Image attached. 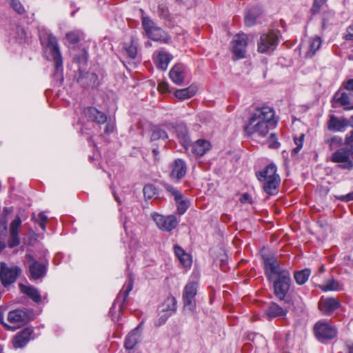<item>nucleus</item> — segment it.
<instances>
[{
    "mask_svg": "<svg viewBox=\"0 0 353 353\" xmlns=\"http://www.w3.org/2000/svg\"><path fill=\"white\" fill-rule=\"evenodd\" d=\"M264 268L268 279L273 282L274 294L281 301L285 299L291 283L288 270L281 267L274 256L263 255Z\"/></svg>",
    "mask_w": 353,
    "mask_h": 353,
    "instance_id": "1",
    "label": "nucleus"
},
{
    "mask_svg": "<svg viewBox=\"0 0 353 353\" xmlns=\"http://www.w3.org/2000/svg\"><path fill=\"white\" fill-rule=\"evenodd\" d=\"M274 117L273 108L268 106L256 108L244 127L245 134L255 138L265 137L270 129L276 124Z\"/></svg>",
    "mask_w": 353,
    "mask_h": 353,
    "instance_id": "2",
    "label": "nucleus"
},
{
    "mask_svg": "<svg viewBox=\"0 0 353 353\" xmlns=\"http://www.w3.org/2000/svg\"><path fill=\"white\" fill-rule=\"evenodd\" d=\"M142 26L146 35L150 39L165 43H169L170 37L166 32L157 26L149 17H142Z\"/></svg>",
    "mask_w": 353,
    "mask_h": 353,
    "instance_id": "3",
    "label": "nucleus"
},
{
    "mask_svg": "<svg viewBox=\"0 0 353 353\" xmlns=\"http://www.w3.org/2000/svg\"><path fill=\"white\" fill-rule=\"evenodd\" d=\"M40 39L41 43L46 45L47 50L50 53L56 70L58 71L62 68L63 61L56 37L52 34L40 33Z\"/></svg>",
    "mask_w": 353,
    "mask_h": 353,
    "instance_id": "4",
    "label": "nucleus"
},
{
    "mask_svg": "<svg viewBox=\"0 0 353 353\" xmlns=\"http://www.w3.org/2000/svg\"><path fill=\"white\" fill-rule=\"evenodd\" d=\"M21 272L19 266H8L5 262L0 263V280L5 288L15 283Z\"/></svg>",
    "mask_w": 353,
    "mask_h": 353,
    "instance_id": "5",
    "label": "nucleus"
},
{
    "mask_svg": "<svg viewBox=\"0 0 353 353\" xmlns=\"http://www.w3.org/2000/svg\"><path fill=\"white\" fill-rule=\"evenodd\" d=\"M164 188L174 197L178 213L181 215L183 214L190 207V200L185 197L180 190L172 185L165 184Z\"/></svg>",
    "mask_w": 353,
    "mask_h": 353,
    "instance_id": "6",
    "label": "nucleus"
},
{
    "mask_svg": "<svg viewBox=\"0 0 353 353\" xmlns=\"http://www.w3.org/2000/svg\"><path fill=\"white\" fill-rule=\"evenodd\" d=\"M314 332L316 338L323 342L331 340L336 336V329L327 322L319 321L314 325Z\"/></svg>",
    "mask_w": 353,
    "mask_h": 353,
    "instance_id": "7",
    "label": "nucleus"
},
{
    "mask_svg": "<svg viewBox=\"0 0 353 353\" xmlns=\"http://www.w3.org/2000/svg\"><path fill=\"white\" fill-rule=\"evenodd\" d=\"M278 44V37L270 32L261 36L258 41V51L260 53H267L273 51Z\"/></svg>",
    "mask_w": 353,
    "mask_h": 353,
    "instance_id": "8",
    "label": "nucleus"
},
{
    "mask_svg": "<svg viewBox=\"0 0 353 353\" xmlns=\"http://www.w3.org/2000/svg\"><path fill=\"white\" fill-rule=\"evenodd\" d=\"M197 287L198 283L194 281H190L185 286L183 293V300L185 310L192 311L195 308V296L196 294Z\"/></svg>",
    "mask_w": 353,
    "mask_h": 353,
    "instance_id": "9",
    "label": "nucleus"
},
{
    "mask_svg": "<svg viewBox=\"0 0 353 353\" xmlns=\"http://www.w3.org/2000/svg\"><path fill=\"white\" fill-rule=\"evenodd\" d=\"M152 219L158 228L164 231H171L178 225L177 219L174 215L165 216L155 213L152 214Z\"/></svg>",
    "mask_w": 353,
    "mask_h": 353,
    "instance_id": "10",
    "label": "nucleus"
},
{
    "mask_svg": "<svg viewBox=\"0 0 353 353\" xmlns=\"http://www.w3.org/2000/svg\"><path fill=\"white\" fill-rule=\"evenodd\" d=\"M331 161L334 163H341L339 165L342 169L351 170L353 169V162L350 159V150L345 149L337 150L331 157Z\"/></svg>",
    "mask_w": 353,
    "mask_h": 353,
    "instance_id": "11",
    "label": "nucleus"
},
{
    "mask_svg": "<svg viewBox=\"0 0 353 353\" xmlns=\"http://www.w3.org/2000/svg\"><path fill=\"white\" fill-rule=\"evenodd\" d=\"M232 52L236 59L244 58L247 47V36L242 33L235 36L232 41Z\"/></svg>",
    "mask_w": 353,
    "mask_h": 353,
    "instance_id": "12",
    "label": "nucleus"
},
{
    "mask_svg": "<svg viewBox=\"0 0 353 353\" xmlns=\"http://www.w3.org/2000/svg\"><path fill=\"white\" fill-rule=\"evenodd\" d=\"M172 59L173 56L164 50L156 51L153 54V61L156 67L162 71H165L168 69Z\"/></svg>",
    "mask_w": 353,
    "mask_h": 353,
    "instance_id": "13",
    "label": "nucleus"
},
{
    "mask_svg": "<svg viewBox=\"0 0 353 353\" xmlns=\"http://www.w3.org/2000/svg\"><path fill=\"white\" fill-rule=\"evenodd\" d=\"M341 306L340 301L333 297H321L319 301V308L324 314H330Z\"/></svg>",
    "mask_w": 353,
    "mask_h": 353,
    "instance_id": "14",
    "label": "nucleus"
},
{
    "mask_svg": "<svg viewBox=\"0 0 353 353\" xmlns=\"http://www.w3.org/2000/svg\"><path fill=\"white\" fill-rule=\"evenodd\" d=\"M76 79L78 83L82 87H94L98 85V76L93 72H83L79 70L76 75Z\"/></svg>",
    "mask_w": 353,
    "mask_h": 353,
    "instance_id": "15",
    "label": "nucleus"
},
{
    "mask_svg": "<svg viewBox=\"0 0 353 353\" xmlns=\"http://www.w3.org/2000/svg\"><path fill=\"white\" fill-rule=\"evenodd\" d=\"M33 330L26 327L18 332L12 339V345L14 348L23 347L30 340Z\"/></svg>",
    "mask_w": 353,
    "mask_h": 353,
    "instance_id": "16",
    "label": "nucleus"
},
{
    "mask_svg": "<svg viewBox=\"0 0 353 353\" xmlns=\"http://www.w3.org/2000/svg\"><path fill=\"white\" fill-rule=\"evenodd\" d=\"M187 167L185 161L181 159H176L171 165L170 177L176 181H180L186 174Z\"/></svg>",
    "mask_w": 353,
    "mask_h": 353,
    "instance_id": "17",
    "label": "nucleus"
},
{
    "mask_svg": "<svg viewBox=\"0 0 353 353\" xmlns=\"http://www.w3.org/2000/svg\"><path fill=\"white\" fill-rule=\"evenodd\" d=\"M185 67L182 64L174 65L169 72L170 79L176 85H181L185 76Z\"/></svg>",
    "mask_w": 353,
    "mask_h": 353,
    "instance_id": "18",
    "label": "nucleus"
},
{
    "mask_svg": "<svg viewBox=\"0 0 353 353\" xmlns=\"http://www.w3.org/2000/svg\"><path fill=\"white\" fill-rule=\"evenodd\" d=\"M83 114L89 120L93 121L99 124L104 123L107 121V116L94 107L85 108Z\"/></svg>",
    "mask_w": 353,
    "mask_h": 353,
    "instance_id": "19",
    "label": "nucleus"
},
{
    "mask_svg": "<svg viewBox=\"0 0 353 353\" xmlns=\"http://www.w3.org/2000/svg\"><path fill=\"white\" fill-rule=\"evenodd\" d=\"M47 271L46 266L39 261H33L29 266L30 279L37 280L45 276Z\"/></svg>",
    "mask_w": 353,
    "mask_h": 353,
    "instance_id": "20",
    "label": "nucleus"
},
{
    "mask_svg": "<svg viewBox=\"0 0 353 353\" xmlns=\"http://www.w3.org/2000/svg\"><path fill=\"white\" fill-rule=\"evenodd\" d=\"M19 287L21 292L28 296L34 302L37 303H39L41 302V296L37 288L32 285H26L23 283H19Z\"/></svg>",
    "mask_w": 353,
    "mask_h": 353,
    "instance_id": "21",
    "label": "nucleus"
},
{
    "mask_svg": "<svg viewBox=\"0 0 353 353\" xmlns=\"http://www.w3.org/2000/svg\"><path fill=\"white\" fill-rule=\"evenodd\" d=\"M141 324L132 330L126 336L125 341V347L127 350H132L136 345L140 341L141 332L139 330Z\"/></svg>",
    "mask_w": 353,
    "mask_h": 353,
    "instance_id": "22",
    "label": "nucleus"
},
{
    "mask_svg": "<svg viewBox=\"0 0 353 353\" xmlns=\"http://www.w3.org/2000/svg\"><path fill=\"white\" fill-rule=\"evenodd\" d=\"M257 179L261 181L280 178L276 174V167L274 164H269L262 171L256 174Z\"/></svg>",
    "mask_w": 353,
    "mask_h": 353,
    "instance_id": "23",
    "label": "nucleus"
},
{
    "mask_svg": "<svg viewBox=\"0 0 353 353\" xmlns=\"http://www.w3.org/2000/svg\"><path fill=\"white\" fill-rule=\"evenodd\" d=\"M28 319V314L20 309L10 311L8 314V321L11 323H25Z\"/></svg>",
    "mask_w": 353,
    "mask_h": 353,
    "instance_id": "24",
    "label": "nucleus"
},
{
    "mask_svg": "<svg viewBox=\"0 0 353 353\" xmlns=\"http://www.w3.org/2000/svg\"><path fill=\"white\" fill-rule=\"evenodd\" d=\"M287 311L275 303H270L265 310V314L270 319L285 315Z\"/></svg>",
    "mask_w": 353,
    "mask_h": 353,
    "instance_id": "25",
    "label": "nucleus"
},
{
    "mask_svg": "<svg viewBox=\"0 0 353 353\" xmlns=\"http://www.w3.org/2000/svg\"><path fill=\"white\" fill-rule=\"evenodd\" d=\"M347 125L345 119L341 120L334 115H332L327 122V128L330 130L334 132H340Z\"/></svg>",
    "mask_w": 353,
    "mask_h": 353,
    "instance_id": "26",
    "label": "nucleus"
},
{
    "mask_svg": "<svg viewBox=\"0 0 353 353\" xmlns=\"http://www.w3.org/2000/svg\"><path fill=\"white\" fill-rule=\"evenodd\" d=\"M280 178L261 181L263 190L270 195H274L278 192V187L280 183Z\"/></svg>",
    "mask_w": 353,
    "mask_h": 353,
    "instance_id": "27",
    "label": "nucleus"
},
{
    "mask_svg": "<svg viewBox=\"0 0 353 353\" xmlns=\"http://www.w3.org/2000/svg\"><path fill=\"white\" fill-rule=\"evenodd\" d=\"M334 100L336 103H339L340 105L343 106L344 110H348L353 109V105H350L351 102L350 94L346 92L340 93L339 92H337L334 97Z\"/></svg>",
    "mask_w": 353,
    "mask_h": 353,
    "instance_id": "28",
    "label": "nucleus"
},
{
    "mask_svg": "<svg viewBox=\"0 0 353 353\" xmlns=\"http://www.w3.org/2000/svg\"><path fill=\"white\" fill-rule=\"evenodd\" d=\"M210 143L209 141L200 139L194 143L192 150L195 154L203 156L210 150Z\"/></svg>",
    "mask_w": 353,
    "mask_h": 353,
    "instance_id": "29",
    "label": "nucleus"
},
{
    "mask_svg": "<svg viewBox=\"0 0 353 353\" xmlns=\"http://www.w3.org/2000/svg\"><path fill=\"white\" fill-rule=\"evenodd\" d=\"M196 87L190 85L188 88L183 89H179L175 91V97L181 100H184L193 97L196 92Z\"/></svg>",
    "mask_w": 353,
    "mask_h": 353,
    "instance_id": "30",
    "label": "nucleus"
},
{
    "mask_svg": "<svg viewBox=\"0 0 353 353\" xmlns=\"http://www.w3.org/2000/svg\"><path fill=\"white\" fill-rule=\"evenodd\" d=\"M319 288L323 292L341 291L343 290V285L337 280L332 279L320 285Z\"/></svg>",
    "mask_w": 353,
    "mask_h": 353,
    "instance_id": "31",
    "label": "nucleus"
},
{
    "mask_svg": "<svg viewBox=\"0 0 353 353\" xmlns=\"http://www.w3.org/2000/svg\"><path fill=\"white\" fill-rule=\"evenodd\" d=\"M83 33L80 30H73L68 32L65 35V40L70 47H74L82 39H83Z\"/></svg>",
    "mask_w": 353,
    "mask_h": 353,
    "instance_id": "32",
    "label": "nucleus"
},
{
    "mask_svg": "<svg viewBox=\"0 0 353 353\" xmlns=\"http://www.w3.org/2000/svg\"><path fill=\"white\" fill-rule=\"evenodd\" d=\"M159 310L162 312H170V314H174L176 310V299L172 296H168L160 305Z\"/></svg>",
    "mask_w": 353,
    "mask_h": 353,
    "instance_id": "33",
    "label": "nucleus"
},
{
    "mask_svg": "<svg viewBox=\"0 0 353 353\" xmlns=\"http://www.w3.org/2000/svg\"><path fill=\"white\" fill-rule=\"evenodd\" d=\"M174 132L176 137L183 144H186L189 142L188 129L185 125L183 123L176 125L174 127Z\"/></svg>",
    "mask_w": 353,
    "mask_h": 353,
    "instance_id": "34",
    "label": "nucleus"
},
{
    "mask_svg": "<svg viewBox=\"0 0 353 353\" xmlns=\"http://www.w3.org/2000/svg\"><path fill=\"white\" fill-rule=\"evenodd\" d=\"M310 274V269L306 268L295 272L294 276L297 284L303 285L308 280Z\"/></svg>",
    "mask_w": 353,
    "mask_h": 353,
    "instance_id": "35",
    "label": "nucleus"
},
{
    "mask_svg": "<svg viewBox=\"0 0 353 353\" xmlns=\"http://www.w3.org/2000/svg\"><path fill=\"white\" fill-rule=\"evenodd\" d=\"M132 288H133V281L132 279V277L130 276L129 278V281H128V283L124 285L123 290L119 292V294L117 298V300H119L123 296L121 305H123L127 301L129 293L132 290Z\"/></svg>",
    "mask_w": 353,
    "mask_h": 353,
    "instance_id": "36",
    "label": "nucleus"
},
{
    "mask_svg": "<svg viewBox=\"0 0 353 353\" xmlns=\"http://www.w3.org/2000/svg\"><path fill=\"white\" fill-rule=\"evenodd\" d=\"M258 15V11L256 9L250 10L245 17V24L250 27L255 24L256 19Z\"/></svg>",
    "mask_w": 353,
    "mask_h": 353,
    "instance_id": "37",
    "label": "nucleus"
},
{
    "mask_svg": "<svg viewBox=\"0 0 353 353\" xmlns=\"http://www.w3.org/2000/svg\"><path fill=\"white\" fill-rule=\"evenodd\" d=\"M168 138V134L167 132L160 128H154L152 130V132L151 134V140L152 141H156L158 139H165Z\"/></svg>",
    "mask_w": 353,
    "mask_h": 353,
    "instance_id": "38",
    "label": "nucleus"
},
{
    "mask_svg": "<svg viewBox=\"0 0 353 353\" xmlns=\"http://www.w3.org/2000/svg\"><path fill=\"white\" fill-rule=\"evenodd\" d=\"M8 247L13 248L17 247L20 243V239L19 236V232H10V237L8 240Z\"/></svg>",
    "mask_w": 353,
    "mask_h": 353,
    "instance_id": "39",
    "label": "nucleus"
},
{
    "mask_svg": "<svg viewBox=\"0 0 353 353\" xmlns=\"http://www.w3.org/2000/svg\"><path fill=\"white\" fill-rule=\"evenodd\" d=\"M145 197L150 199L157 194L156 188L152 184L145 185L143 188Z\"/></svg>",
    "mask_w": 353,
    "mask_h": 353,
    "instance_id": "40",
    "label": "nucleus"
},
{
    "mask_svg": "<svg viewBox=\"0 0 353 353\" xmlns=\"http://www.w3.org/2000/svg\"><path fill=\"white\" fill-rule=\"evenodd\" d=\"M171 315L170 312H162V310H159V319L155 323L156 326L163 325Z\"/></svg>",
    "mask_w": 353,
    "mask_h": 353,
    "instance_id": "41",
    "label": "nucleus"
},
{
    "mask_svg": "<svg viewBox=\"0 0 353 353\" xmlns=\"http://www.w3.org/2000/svg\"><path fill=\"white\" fill-rule=\"evenodd\" d=\"M326 143H327L329 144L330 149L333 150L334 148H336L340 146L342 144L343 141L341 137L334 136V137H332L331 139H327L326 141Z\"/></svg>",
    "mask_w": 353,
    "mask_h": 353,
    "instance_id": "42",
    "label": "nucleus"
},
{
    "mask_svg": "<svg viewBox=\"0 0 353 353\" xmlns=\"http://www.w3.org/2000/svg\"><path fill=\"white\" fill-rule=\"evenodd\" d=\"M125 51L128 56L131 59H134L137 56V47L133 44L132 41L128 46L125 44Z\"/></svg>",
    "mask_w": 353,
    "mask_h": 353,
    "instance_id": "43",
    "label": "nucleus"
},
{
    "mask_svg": "<svg viewBox=\"0 0 353 353\" xmlns=\"http://www.w3.org/2000/svg\"><path fill=\"white\" fill-rule=\"evenodd\" d=\"M321 46V39L320 37L314 38L310 46V50L312 52V54H315V52L319 49Z\"/></svg>",
    "mask_w": 353,
    "mask_h": 353,
    "instance_id": "44",
    "label": "nucleus"
},
{
    "mask_svg": "<svg viewBox=\"0 0 353 353\" xmlns=\"http://www.w3.org/2000/svg\"><path fill=\"white\" fill-rule=\"evenodd\" d=\"M305 135L302 134L299 137H294V141L296 147L292 150V153L296 154L303 147Z\"/></svg>",
    "mask_w": 353,
    "mask_h": 353,
    "instance_id": "45",
    "label": "nucleus"
},
{
    "mask_svg": "<svg viewBox=\"0 0 353 353\" xmlns=\"http://www.w3.org/2000/svg\"><path fill=\"white\" fill-rule=\"evenodd\" d=\"M10 6L19 14H23L25 11L24 8L19 0H11Z\"/></svg>",
    "mask_w": 353,
    "mask_h": 353,
    "instance_id": "46",
    "label": "nucleus"
},
{
    "mask_svg": "<svg viewBox=\"0 0 353 353\" xmlns=\"http://www.w3.org/2000/svg\"><path fill=\"white\" fill-rule=\"evenodd\" d=\"M21 224V220L19 216H17L11 223L10 227V232H19L18 230Z\"/></svg>",
    "mask_w": 353,
    "mask_h": 353,
    "instance_id": "47",
    "label": "nucleus"
},
{
    "mask_svg": "<svg viewBox=\"0 0 353 353\" xmlns=\"http://www.w3.org/2000/svg\"><path fill=\"white\" fill-rule=\"evenodd\" d=\"M327 0H314L311 12L313 14L318 13L320 11L321 6L326 2Z\"/></svg>",
    "mask_w": 353,
    "mask_h": 353,
    "instance_id": "48",
    "label": "nucleus"
},
{
    "mask_svg": "<svg viewBox=\"0 0 353 353\" xmlns=\"http://www.w3.org/2000/svg\"><path fill=\"white\" fill-rule=\"evenodd\" d=\"M179 259L184 267H190L192 265L191 256L187 253L183 254Z\"/></svg>",
    "mask_w": 353,
    "mask_h": 353,
    "instance_id": "49",
    "label": "nucleus"
},
{
    "mask_svg": "<svg viewBox=\"0 0 353 353\" xmlns=\"http://www.w3.org/2000/svg\"><path fill=\"white\" fill-rule=\"evenodd\" d=\"M269 147L272 148H278L280 146V143L277 141L276 134L271 133L268 138Z\"/></svg>",
    "mask_w": 353,
    "mask_h": 353,
    "instance_id": "50",
    "label": "nucleus"
},
{
    "mask_svg": "<svg viewBox=\"0 0 353 353\" xmlns=\"http://www.w3.org/2000/svg\"><path fill=\"white\" fill-rule=\"evenodd\" d=\"M48 217L44 214L43 212H40L39 214V220H38V224L41 227V228L43 230H46V221H47Z\"/></svg>",
    "mask_w": 353,
    "mask_h": 353,
    "instance_id": "51",
    "label": "nucleus"
},
{
    "mask_svg": "<svg viewBox=\"0 0 353 353\" xmlns=\"http://www.w3.org/2000/svg\"><path fill=\"white\" fill-rule=\"evenodd\" d=\"M337 199L343 202L353 201V192H350L345 195L338 196Z\"/></svg>",
    "mask_w": 353,
    "mask_h": 353,
    "instance_id": "52",
    "label": "nucleus"
},
{
    "mask_svg": "<svg viewBox=\"0 0 353 353\" xmlns=\"http://www.w3.org/2000/svg\"><path fill=\"white\" fill-rule=\"evenodd\" d=\"M240 201L243 203H252V197L248 193H244L241 197L240 198Z\"/></svg>",
    "mask_w": 353,
    "mask_h": 353,
    "instance_id": "53",
    "label": "nucleus"
},
{
    "mask_svg": "<svg viewBox=\"0 0 353 353\" xmlns=\"http://www.w3.org/2000/svg\"><path fill=\"white\" fill-rule=\"evenodd\" d=\"M345 39L346 40H353V24L347 28Z\"/></svg>",
    "mask_w": 353,
    "mask_h": 353,
    "instance_id": "54",
    "label": "nucleus"
},
{
    "mask_svg": "<svg viewBox=\"0 0 353 353\" xmlns=\"http://www.w3.org/2000/svg\"><path fill=\"white\" fill-rule=\"evenodd\" d=\"M174 253H175L176 256H177V258L179 259L181 256H183V254H185V252L181 247L176 245L174 246Z\"/></svg>",
    "mask_w": 353,
    "mask_h": 353,
    "instance_id": "55",
    "label": "nucleus"
},
{
    "mask_svg": "<svg viewBox=\"0 0 353 353\" xmlns=\"http://www.w3.org/2000/svg\"><path fill=\"white\" fill-rule=\"evenodd\" d=\"M344 86L346 90L353 91V79H349L346 81Z\"/></svg>",
    "mask_w": 353,
    "mask_h": 353,
    "instance_id": "56",
    "label": "nucleus"
},
{
    "mask_svg": "<svg viewBox=\"0 0 353 353\" xmlns=\"http://www.w3.org/2000/svg\"><path fill=\"white\" fill-rule=\"evenodd\" d=\"M346 143L349 145L353 144V130L347 135Z\"/></svg>",
    "mask_w": 353,
    "mask_h": 353,
    "instance_id": "57",
    "label": "nucleus"
},
{
    "mask_svg": "<svg viewBox=\"0 0 353 353\" xmlns=\"http://www.w3.org/2000/svg\"><path fill=\"white\" fill-rule=\"evenodd\" d=\"M158 89H159V91H161L162 92H166L167 90H168V85H167V83H161L158 85Z\"/></svg>",
    "mask_w": 353,
    "mask_h": 353,
    "instance_id": "58",
    "label": "nucleus"
},
{
    "mask_svg": "<svg viewBox=\"0 0 353 353\" xmlns=\"http://www.w3.org/2000/svg\"><path fill=\"white\" fill-rule=\"evenodd\" d=\"M8 220L6 217H2L0 221V225L3 227L5 230L7 229Z\"/></svg>",
    "mask_w": 353,
    "mask_h": 353,
    "instance_id": "59",
    "label": "nucleus"
},
{
    "mask_svg": "<svg viewBox=\"0 0 353 353\" xmlns=\"http://www.w3.org/2000/svg\"><path fill=\"white\" fill-rule=\"evenodd\" d=\"M12 212V210L10 208H4L3 210V217H6L7 216Z\"/></svg>",
    "mask_w": 353,
    "mask_h": 353,
    "instance_id": "60",
    "label": "nucleus"
},
{
    "mask_svg": "<svg viewBox=\"0 0 353 353\" xmlns=\"http://www.w3.org/2000/svg\"><path fill=\"white\" fill-rule=\"evenodd\" d=\"M113 130H114V127L112 125H110V124H107L106 126H105V132L106 133H111L113 132Z\"/></svg>",
    "mask_w": 353,
    "mask_h": 353,
    "instance_id": "61",
    "label": "nucleus"
},
{
    "mask_svg": "<svg viewBox=\"0 0 353 353\" xmlns=\"http://www.w3.org/2000/svg\"><path fill=\"white\" fill-rule=\"evenodd\" d=\"M1 323L3 325V326L5 327H6L8 330H15V327H13L10 325H7L6 323H3L2 321H1Z\"/></svg>",
    "mask_w": 353,
    "mask_h": 353,
    "instance_id": "62",
    "label": "nucleus"
},
{
    "mask_svg": "<svg viewBox=\"0 0 353 353\" xmlns=\"http://www.w3.org/2000/svg\"><path fill=\"white\" fill-rule=\"evenodd\" d=\"M348 352L347 353H353V343L347 345Z\"/></svg>",
    "mask_w": 353,
    "mask_h": 353,
    "instance_id": "63",
    "label": "nucleus"
},
{
    "mask_svg": "<svg viewBox=\"0 0 353 353\" xmlns=\"http://www.w3.org/2000/svg\"><path fill=\"white\" fill-rule=\"evenodd\" d=\"M347 125L353 127V116H352L348 121H347Z\"/></svg>",
    "mask_w": 353,
    "mask_h": 353,
    "instance_id": "64",
    "label": "nucleus"
}]
</instances>
